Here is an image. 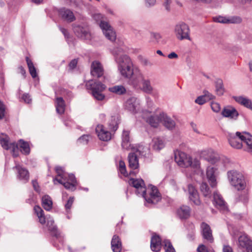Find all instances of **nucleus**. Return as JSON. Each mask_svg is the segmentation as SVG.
Returning <instances> with one entry per match:
<instances>
[{
	"label": "nucleus",
	"mask_w": 252,
	"mask_h": 252,
	"mask_svg": "<svg viewBox=\"0 0 252 252\" xmlns=\"http://www.w3.org/2000/svg\"><path fill=\"white\" fill-rule=\"evenodd\" d=\"M56 172L57 174V176L56 178L61 179L63 181L66 180L65 175L66 174L64 173L63 169L62 167L57 166L55 168Z\"/></svg>",
	"instance_id": "nucleus-45"
},
{
	"label": "nucleus",
	"mask_w": 252,
	"mask_h": 252,
	"mask_svg": "<svg viewBox=\"0 0 252 252\" xmlns=\"http://www.w3.org/2000/svg\"><path fill=\"white\" fill-rule=\"evenodd\" d=\"M118 117L117 116H113L111 117V122L109 123L110 129L115 131L118 128Z\"/></svg>",
	"instance_id": "nucleus-44"
},
{
	"label": "nucleus",
	"mask_w": 252,
	"mask_h": 252,
	"mask_svg": "<svg viewBox=\"0 0 252 252\" xmlns=\"http://www.w3.org/2000/svg\"><path fill=\"white\" fill-rule=\"evenodd\" d=\"M206 160L212 164L216 163L219 161V158L216 155H211L208 157L205 158Z\"/></svg>",
	"instance_id": "nucleus-48"
},
{
	"label": "nucleus",
	"mask_w": 252,
	"mask_h": 252,
	"mask_svg": "<svg viewBox=\"0 0 252 252\" xmlns=\"http://www.w3.org/2000/svg\"><path fill=\"white\" fill-rule=\"evenodd\" d=\"M151 37L152 40L156 43L158 42L161 38L160 34L155 32H152L151 33Z\"/></svg>",
	"instance_id": "nucleus-50"
},
{
	"label": "nucleus",
	"mask_w": 252,
	"mask_h": 252,
	"mask_svg": "<svg viewBox=\"0 0 252 252\" xmlns=\"http://www.w3.org/2000/svg\"><path fill=\"white\" fill-rule=\"evenodd\" d=\"M188 191L189 200L195 205H199L201 204V201L198 193L194 187L191 184L189 185Z\"/></svg>",
	"instance_id": "nucleus-22"
},
{
	"label": "nucleus",
	"mask_w": 252,
	"mask_h": 252,
	"mask_svg": "<svg viewBox=\"0 0 252 252\" xmlns=\"http://www.w3.org/2000/svg\"><path fill=\"white\" fill-rule=\"evenodd\" d=\"M243 136H244V132H237L235 134H229L228 140L231 146L236 149L241 148L243 143Z\"/></svg>",
	"instance_id": "nucleus-11"
},
{
	"label": "nucleus",
	"mask_w": 252,
	"mask_h": 252,
	"mask_svg": "<svg viewBox=\"0 0 252 252\" xmlns=\"http://www.w3.org/2000/svg\"><path fill=\"white\" fill-rule=\"evenodd\" d=\"M42 205L45 210L50 211L53 205L51 198L48 195H45L42 198Z\"/></svg>",
	"instance_id": "nucleus-37"
},
{
	"label": "nucleus",
	"mask_w": 252,
	"mask_h": 252,
	"mask_svg": "<svg viewBox=\"0 0 252 252\" xmlns=\"http://www.w3.org/2000/svg\"><path fill=\"white\" fill-rule=\"evenodd\" d=\"M91 75L97 78L102 77L104 74V69L102 64L98 61H93L91 66Z\"/></svg>",
	"instance_id": "nucleus-14"
},
{
	"label": "nucleus",
	"mask_w": 252,
	"mask_h": 252,
	"mask_svg": "<svg viewBox=\"0 0 252 252\" xmlns=\"http://www.w3.org/2000/svg\"><path fill=\"white\" fill-rule=\"evenodd\" d=\"M211 107L213 112L215 113H219L221 110L220 105L216 102H212L211 103Z\"/></svg>",
	"instance_id": "nucleus-47"
},
{
	"label": "nucleus",
	"mask_w": 252,
	"mask_h": 252,
	"mask_svg": "<svg viewBox=\"0 0 252 252\" xmlns=\"http://www.w3.org/2000/svg\"><path fill=\"white\" fill-rule=\"evenodd\" d=\"M200 190L205 197H210L211 191L206 183H202L201 184Z\"/></svg>",
	"instance_id": "nucleus-43"
},
{
	"label": "nucleus",
	"mask_w": 252,
	"mask_h": 252,
	"mask_svg": "<svg viewBox=\"0 0 252 252\" xmlns=\"http://www.w3.org/2000/svg\"><path fill=\"white\" fill-rule=\"evenodd\" d=\"M112 53L121 75L124 78L131 80L134 73L133 63L131 59L124 53V49L122 48H114Z\"/></svg>",
	"instance_id": "nucleus-1"
},
{
	"label": "nucleus",
	"mask_w": 252,
	"mask_h": 252,
	"mask_svg": "<svg viewBox=\"0 0 252 252\" xmlns=\"http://www.w3.org/2000/svg\"><path fill=\"white\" fill-rule=\"evenodd\" d=\"M5 107L2 102L0 101V119H2L4 115Z\"/></svg>",
	"instance_id": "nucleus-56"
},
{
	"label": "nucleus",
	"mask_w": 252,
	"mask_h": 252,
	"mask_svg": "<svg viewBox=\"0 0 252 252\" xmlns=\"http://www.w3.org/2000/svg\"><path fill=\"white\" fill-rule=\"evenodd\" d=\"M65 178L66 180L63 181L61 179L55 178L53 180L54 183L56 184V182H57L59 184L63 185L65 189L71 190H74L76 183L74 175L73 174H68L67 176L66 175Z\"/></svg>",
	"instance_id": "nucleus-10"
},
{
	"label": "nucleus",
	"mask_w": 252,
	"mask_h": 252,
	"mask_svg": "<svg viewBox=\"0 0 252 252\" xmlns=\"http://www.w3.org/2000/svg\"><path fill=\"white\" fill-rule=\"evenodd\" d=\"M238 247L246 252H252V241L247 234H242L238 238Z\"/></svg>",
	"instance_id": "nucleus-12"
},
{
	"label": "nucleus",
	"mask_w": 252,
	"mask_h": 252,
	"mask_svg": "<svg viewBox=\"0 0 252 252\" xmlns=\"http://www.w3.org/2000/svg\"><path fill=\"white\" fill-rule=\"evenodd\" d=\"M165 145L163 140L160 137L154 138L152 142V146L154 150L159 151L162 149Z\"/></svg>",
	"instance_id": "nucleus-35"
},
{
	"label": "nucleus",
	"mask_w": 252,
	"mask_h": 252,
	"mask_svg": "<svg viewBox=\"0 0 252 252\" xmlns=\"http://www.w3.org/2000/svg\"><path fill=\"white\" fill-rule=\"evenodd\" d=\"M214 204L217 208L221 211H226L227 210V206L226 202L224 201L222 196L218 192H214Z\"/></svg>",
	"instance_id": "nucleus-18"
},
{
	"label": "nucleus",
	"mask_w": 252,
	"mask_h": 252,
	"mask_svg": "<svg viewBox=\"0 0 252 252\" xmlns=\"http://www.w3.org/2000/svg\"><path fill=\"white\" fill-rule=\"evenodd\" d=\"M122 147L123 149L129 150L133 149V146L130 142L129 131L124 130L122 134Z\"/></svg>",
	"instance_id": "nucleus-25"
},
{
	"label": "nucleus",
	"mask_w": 252,
	"mask_h": 252,
	"mask_svg": "<svg viewBox=\"0 0 252 252\" xmlns=\"http://www.w3.org/2000/svg\"><path fill=\"white\" fill-rule=\"evenodd\" d=\"M221 114L223 117L234 120H236L239 115L235 108L230 105L224 107L222 110Z\"/></svg>",
	"instance_id": "nucleus-16"
},
{
	"label": "nucleus",
	"mask_w": 252,
	"mask_h": 252,
	"mask_svg": "<svg viewBox=\"0 0 252 252\" xmlns=\"http://www.w3.org/2000/svg\"><path fill=\"white\" fill-rule=\"evenodd\" d=\"M215 88L216 94L219 95H222L224 93L223 82L221 79H218L215 82Z\"/></svg>",
	"instance_id": "nucleus-41"
},
{
	"label": "nucleus",
	"mask_w": 252,
	"mask_h": 252,
	"mask_svg": "<svg viewBox=\"0 0 252 252\" xmlns=\"http://www.w3.org/2000/svg\"><path fill=\"white\" fill-rule=\"evenodd\" d=\"M139 104L134 97L128 99L125 103L126 108L133 113H136L139 110Z\"/></svg>",
	"instance_id": "nucleus-24"
},
{
	"label": "nucleus",
	"mask_w": 252,
	"mask_h": 252,
	"mask_svg": "<svg viewBox=\"0 0 252 252\" xmlns=\"http://www.w3.org/2000/svg\"><path fill=\"white\" fill-rule=\"evenodd\" d=\"M78 63V60L77 59H73L70 61L68 66L70 70H72L75 68Z\"/></svg>",
	"instance_id": "nucleus-54"
},
{
	"label": "nucleus",
	"mask_w": 252,
	"mask_h": 252,
	"mask_svg": "<svg viewBox=\"0 0 252 252\" xmlns=\"http://www.w3.org/2000/svg\"><path fill=\"white\" fill-rule=\"evenodd\" d=\"M89 135H84L78 139V142L82 144H87L90 139Z\"/></svg>",
	"instance_id": "nucleus-49"
},
{
	"label": "nucleus",
	"mask_w": 252,
	"mask_h": 252,
	"mask_svg": "<svg viewBox=\"0 0 252 252\" xmlns=\"http://www.w3.org/2000/svg\"><path fill=\"white\" fill-rule=\"evenodd\" d=\"M54 221L53 219L48 220H47V226L48 227L49 230L52 233V234L58 237L60 235V233L57 229L56 226L54 225Z\"/></svg>",
	"instance_id": "nucleus-39"
},
{
	"label": "nucleus",
	"mask_w": 252,
	"mask_h": 252,
	"mask_svg": "<svg viewBox=\"0 0 252 252\" xmlns=\"http://www.w3.org/2000/svg\"><path fill=\"white\" fill-rule=\"evenodd\" d=\"M129 184L137 189L138 194H141L147 203L156 204L161 199V196L158 189L152 186L150 189L149 196L146 195V189L144 181L142 179L131 178Z\"/></svg>",
	"instance_id": "nucleus-2"
},
{
	"label": "nucleus",
	"mask_w": 252,
	"mask_h": 252,
	"mask_svg": "<svg viewBox=\"0 0 252 252\" xmlns=\"http://www.w3.org/2000/svg\"><path fill=\"white\" fill-rule=\"evenodd\" d=\"M22 99L24 101V102L27 103H30L32 101V99L31 98L30 96L27 94L23 95Z\"/></svg>",
	"instance_id": "nucleus-55"
},
{
	"label": "nucleus",
	"mask_w": 252,
	"mask_h": 252,
	"mask_svg": "<svg viewBox=\"0 0 252 252\" xmlns=\"http://www.w3.org/2000/svg\"><path fill=\"white\" fill-rule=\"evenodd\" d=\"M18 171V178L19 180L26 183L29 179V172L27 170L23 168L20 165L17 164L14 167Z\"/></svg>",
	"instance_id": "nucleus-26"
},
{
	"label": "nucleus",
	"mask_w": 252,
	"mask_h": 252,
	"mask_svg": "<svg viewBox=\"0 0 252 252\" xmlns=\"http://www.w3.org/2000/svg\"><path fill=\"white\" fill-rule=\"evenodd\" d=\"M26 62L29 68V72L32 78H35L37 76L36 69L32 61L28 58L26 57Z\"/></svg>",
	"instance_id": "nucleus-42"
},
{
	"label": "nucleus",
	"mask_w": 252,
	"mask_h": 252,
	"mask_svg": "<svg viewBox=\"0 0 252 252\" xmlns=\"http://www.w3.org/2000/svg\"><path fill=\"white\" fill-rule=\"evenodd\" d=\"M142 63L145 66H152L151 62L147 59H144L142 61Z\"/></svg>",
	"instance_id": "nucleus-63"
},
{
	"label": "nucleus",
	"mask_w": 252,
	"mask_h": 252,
	"mask_svg": "<svg viewBox=\"0 0 252 252\" xmlns=\"http://www.w3.org/2000/svg\"><path fill=\"white\" fill-rule=\"evenodd\" d=\"M192 1H194L198 3H202L204 4H210L212 3L214 0H190Z\"/></svg>",
	"instance_id": "nucleus-57"
},
{
	"label": "nucleus",
	"mask_w": 252,
	"mask_h": 252,
	"mask_svg": "<svg viewBox=\"0 0 252 252\" xmlns=\"http://www.w3.org/2000/svg\"><path fill=\"white\" fill-rule=\"evenodd\" d=\"M233 98L238 103L252 110V102L250 99L243 96H234Z\"/></svg>",
	"instance_id": "nucleus-30"
},
{
	"label": "nucleus",
	"mask_w": 252,
	"mask_h": 252,
	"mask_svg": "<svg viewBox=\"0 0 252 252\" xmlns=\"http://www.w3.org/2000/svg\"><path fill=\"white\" fill-rule=\"evenodd\" d=\"M86 86L88 90L91 91L92 94L95 99L102 101L105 98V96L102 94L106 88L105 84L100 81L91 80L87 82Z\"/></svg>",
	"instance_id": "nucleus-5"
},
{
	"label": "nucleus",
	"mask_w": 252,
	"mask_h": 252,
	"mask_svg": "<svg viewBox=\"0 0 252 252\" xmlns=\"http://www.w3.org/2000/svg\"><path fill=\"white\" fill-rule=\"evenodd\" d=\"M108 91L117 95H123L126 94V90L125 87L122 85H115L108 88Z\"/></svg>",
	"instance_id": "nucleus-32"
},
{
	"label": "nucleus",
	"mask_w": 252,
	"mask_h": 252,
	"mask_svg": "<svg viewBox=\"0 0 252 252\" xmlns=\"http://www.w3.org/2000/svg\"><path fill=\"white\" fill-rule=\"evenodd\" d=\"M130 82L135 89H140L147 94L156 96V94L154 93V89L152 86L150 80L145 78L141 72L139 71L136 76L130 80Z\"/></svg>",
	"instance_id": "nucleus-4"
},
{
	"label": "nucleus",
	"mask_w": 252,
	"mask_h": 252,
	"mask_svg": "<svg viewBox=\"0 0 252 252\" xmlns=\"http://www.w3.org/2000/svg\"><path fill=\"white\" fill-rule=\"evenodd\" d=\"M214 21L220 23L227 24H238L242 22V19L240 17L233 16L230 18H226L223 16H218L214 18Z\"/></svg>",
	"instance_id": "nucleus-23"
},
{
	"label": "nucleus",
	"mask_w": 252,
	"mask_h": 252,
	"mask_svg": "<svg viewBox=\"0 0 252 252\" xmlns=\"http://www.w3.org/2000/svg\"><path fill=\"white\" fill-rule=\"evenodd\" d=\"M175 160L176 163L181 167L187 168L190 167L197 173L203 175L204 171L201 169L200 161L197 158H192L186 153L177 151L175 153Z\"/></svg>",
	"instance_id": "nucleus-3"
},
{
	"label": "nucleus",
	"mask_w": 252,
	"mask_h": 252,
	"mask_svg": "<svg viewBox=\"0 0 252 252\" xmlns=\"http://www.w3.org/2000/svg\"><path fill=\"white\" fill-rule=\"evenodd\" d=\"M174 32L177 38L180 40L184 39L190 40L189 28L184 23H180L176 25L175 27Z\"/></svg>",
	"instance_id": "nucleus-8"
},
{
	"label": "nucleus",
	"mask_w": 252,
	"mask_h": 252,
	"mask_svg": "<svg viewBox=\"0 0 252 252\" xmlns=\"http://www.w3.org/2000/svg\"><path fill=\"white\" fill-rule=\"evenodd\" d=\"M203 93L205 98H207L208 100H212L215 98V96L207 90H204Z\"/></svg>",
	"instance_id": "nucleus-52"
},
{
	"label": "nucleus",
	"mask_w": 252,
	"mask_h": 252,
	"mask_svg": "<svg viewBox=\"0 0 252 252\" xmlns=\"http://www.w3.org/2000/svg\"><path fill=\"white\" fill-rule=\"evenodd\" d=\"M0 143L3 149L7 150L11 149L14 157L18 156V144L15 142L10 143L7 135L3 133L0 134Z\"/></svg>",
	"instance_id": "nucleus-9"
},
{
	"label": "nucleus",
	"mask_w": 252,
	"mask_h": 252,
	"mask_svg": "<svg viewBox=\"0 0 252 252\" xmlns=\"http://www.w3.org/2000/svg\"><path fill=\"white\" fill-rule=\"evenodd\" d=\"M216 169L212 166H208L206 170L207 177L208 181L212 188L215 187L217 185V181L215 172Z\"/></svg>",
	"instance_id": "nucleus-28"
},
{
	"label": "nucleus",
	"mask_w": 252,
	"mask_h": 252,
	"mask_svg": "<svg viewBox=\"0 0 252 252\" xmlns=\"http://www.w3.org/2000/svg\"><path fill=\"white\" fill-rule=\"evenodd\" d=\"M74 201V198L72 197H70L67 202V203L65 205V207L66 210H69Z\"/></svg>",
	"instance_id": "nucleus-53"
},
{
	"label": "nucleus",
	"mask_w": 252,
	"mask_h": 252,
	"mask_svg": "<svg viewBox=\"0 0 252 252\" xmlns=\"http://www.w3.org/2000/svg\"><path fill=\"white\" fill-rule=\"evenodd\" d=\"M206 101L207 100L206 98H205L204 96H203V95L199 96L195 100V102L199 105H203Z\"/></svg>",
	"instance_id": "nucleus-51"
},
{
	"label": "nucleus",
	"mask_w": 252,
	"mask_h": 252,
	"mask_svg": "<svg viewBox=\"0 0 252 252\" xmlns=\"http://www.w3.org/2000/svg\"><path fill=\"white\" fill-rule=\"evenodd\" d=\"M223 252H233L231 247L228 245L224 246L223 248Z\"/></svg>",
	"instance_id": "nucleus-62"
},
{
	"label": "nucleus",
	"mask_w": 252,
	"mask_h": 252,
	"mask_svg": "<svg viewBox=\"0 0 252 252\" xmlns=\"http://www.w3.org/2000/svg\"><path fill=\"white\" fill-rule=\"evenodd\" d=\"M243 142L247 146V151L252 154V136L248 132H244Z\"/></svg>",
	"instance_id": "nucleus-33"
},
{
	"label": "nucleus",
	"mask_w": 252,
	"mask_h": 252,
	"mask_svg": "<svg viewBox=\"0 0 252 252\" xmlns=\"http://www.w3.org/2000/svg\"><path fill=\"white\" fill-rule=\"evenodd\" d=\"M197 251L198 252H209L207 248L203 245H200L197 248Z\"/></svg>",
	"instance_id": "nucleus-59"
},
{
	"label": "nucleus",
	"mask_w": 252,
	"mask_h": 252,
	"mask_svg": "<svg viewBox=\"0 0 252 252\" xmlns=\"http://www.w3.org/2000/svg\"><path fill=\"white\" fill-rule=\"evenodd\" d=\"M95 131L99 139L102 141H107L111 138V133L105 129L102 125H97L95 128Z\"/></svg>",
	"instance_id": "nucleus-21"
},
{
	"label": "nucleus",
	"mask_w": 252,
	"mask_h": 252,
	"mask_svg": "<svg viewBox=\"0 0 252 252\" xmlns=\"http://www.w3.org/2000/svg\"><path fill=\"white\" fill-rule=\"evenodd\" d=\"M200 227L203 238L210 243H212L214 238L212 235V231L210 226L206 222H203L201 223Z\"/></svg>",
	"instance_id": "nucleus-19"
},
{
	"label": "nucleus",
	"mask_w": 252,
	"mask_h": 252,
	"mask_svg": "<svg viewBox=\"0 0 252 252\" xmlns=\"http://www.w3.org/2000/svg\"><path fill=\"white\" fill-rule=\"evenodd\" d=\"M162 117H163V113L151 114V112H148L147 117L144 116V118L151 126L157 127L159 123L162 121Z\"/></svg>",
	"instance_id": "nucleus-13"
},
{
	"label": "nucleus",
	"mask_w": 252,
	"mask_h": 252,
	"mask_svg": "<svg viewBox=\"0 0 252 252\" xmlns=\"http://www.w3.org/2000/svg\"><path fill=\"white\" fill-rule=\"evenodd\" d=\"M61 32L63 33L65 38H68L69 33L67 30L61 26L59 27Z\"/></svg>",
	"instance_id": "nucleus-58"
},
{
	"label": "nucleus",
	"mask_w": 252,
	"mask_h": 252,
	"mask_svg": "<svg viewBox=\"0 0 252 252\" xmlns=\"http://www.w3.org/2000/svg\"><path fill=\"white\" fill-rule=\"evenodd\" d=\"M161 248V240L158 235H153L151 240V249L153 252H158Z\"/></svg>",
	"instance_id": "nucleus-27"
},
{
	"label": "nucleus",
	"mask_w": 252,
	"mask_h": 252,
	"mask_svg": "<svg viewBox=\"0 0 252 252\" xmlns=\"http://www.w3.org/2000/svg\"><path fill=\"white\" fill-rule=\"evenodd\" d=\"M111 244L113 252H121L122 249V242L117 235H114L113 236Z\"/></svg>",
	"instance_id": "nucleus-31"
},
{
	"label": "nucleus",
	"mask_w": 252,
	"mask_h": 252,
	"mask_svg": "<svg viewBox=\"0 0 252 252\" xmlns=\"http://www.w3.org/2000/svg\"><path fill=\"white\" fill-rule=\"evenodd\" d=\"M177 214L181 220L187 219L190 216V209L188 206L183 205L177 210Z\"/></svg>",
	"instance_id": "nucleus-29"
},
{
	"label": "nucleus",
	"mask_w": 252,
	"mask_h": 252,
	"mask_svg": "<svg viewBox=\"0 0 252 252\" xmlns=\"http://www.w3.org/2000/svg\"><path fill=\"white\" fill-rule=\"evenodd\" d=\"M93 18L97 22L100 21L99 26L105 37L111 41H115L116 38V33L107 22L101 21L102 15L96 13L94 15Z\"/></svg>",
	"instance_id": "nucleus-7"
},
{
	"label": "nucleus",
	"mask_w": 252,
	"mask_h": 252,
	"mask_svg": "<svg viewBox=\"0 0 252 252\" xmlns=\"http://www.w3.org/2000/svg\"><path fill=\"white\" fill-rule=\"evenodd\" d=\"M228 180L230 184L237 190H243L246 186L244 175L236 170H231L227 172Z\"/></svg>",
	"instance_id": "nucleus-6"
},
{
	"label": "nucleus",
	"mask_w": 252,
	"mask_h": 252,
	"mask_svg": "<svg viewBox=\"0 0 252 252\" xmlns=\"http://www.w3.org/2000/svg\"><path fill=\"white\" fill-rule=\"evenodd\" d=\"M34 210L39 219L40 223L42 224H44L46 222V218L43 210L38 206H35Z\"/></svg>",
	"instance_id": "nucleus-40"
},
{
	"label": "nucleus",
	"mask_w": 252,
	"mask_h": 252,
	"mask_svg": "<svg viewBox=\"0 0 252 252\" xmlns=\"http://www.w3.org/2000/svg\"><path fill=\"white\" fill-rule=\"evenodd\" d=\"M178 57V55L175 52H172L168 55V58L169 59H177Z\"/></svg>",
	"instance_id": "nucleus-64"
},
{
	"label": "nucleus",
	"mask_w": 252,
	"mask_h": 252,
	"mask_svg": "<svg viewBox=\"0 0 252 252\" xmlns=\"http://www.w3.org/2000/svg\"><path fill=\"white\" fill-rule=\"evenodd\" d=\"M140 154L139 150H136L135 152L130 153L128 156V166L131 169H137L139 167V161L138 155Z\"/></svg>",
	"instance_id": "nucleus-20"
},
{
	"label": "nucleus",
	"mask_w": 252,
	"mask_h": 252,
	"mask_svg": "<svg viewBox=\"0 0 252 252\" xmlns=\"http://www.w3.org/2000/svg\"><path fill=\"white\" fill-rule=\"evenodd\" d=\"M161 122H163L164 126L169 129H172L175 126V122L174 121L163 113Z\"/></svg>",
	"instance_id": "nucleus-36"
},
{
	"label": "nucleus",
	"mask_w": 252,
	"mask_h": 252,
	"mask_svg": "<svg viewBox=\"0 0 252 252\" xmlns=\"http://www.w3.org/2000/svg\"><path fill=\"white\" fill-rule=\"evenodd\" d=\"M190 126H191L192 129H193V130L195 132H196L198 134L200 133V131L198 130V129L197 128V126L196 124H195L193 122H191V123H190Z\"/></svg>",
	"instance_id": "nucleus-60"
},
{
	"label": "nucleus",
	"mask_w": 252,
	"mask_h": 252,
	"mask_svg": "<svg viewBox=\"0 0 252 252\" xmlns=\"http://www.w3.org/2000/svg\"><path fill=\"white\" fill-rule=\"evenodd\" d=\"M164 245L165 252H175V249L173 248L171 242L168 240H165L163 241Z\"/></svg>",
	"instance_id": "nucleus-46"
},
{
	"label": "nucleus",
	"mask_w": 252,
	"mask_h": 252,
	"mask_svg": "<svg viewBox=\"0 0 252 252\" xmlns=\"http://www.w3.org/2000/svg\"><path fill=\"white\" fill-rule=\"evenodd\" d=\"M20 147L21 152L24 155H29L30 153V148L28 142L22 139L19 141L18 147ZM18 154V152H17Z\"/></svg>",
	"instance_id": "nucleus-38"
},
{
	"label": "nucleus",
	"mask_w": 252,
	"mask_h": 252,
	"mask_svg": "<svg viewBox=\"0 0 252 252\" xmlns=\"http://www.w3.org/2000/svg\"><path fill=\"white\" fill-rule=\"evenodd\" d=\"M73 31L76 36L82 39H90L91 38V34L86 28L79 25H74Z\"/></svg>",
	"instance_id": "nucleus-17"
},
{
	"label": "nucleus",
	"mask_w": 252,
	"mask_h": 252,
	"mask_svg": "<svg viewBox=\"0 0 252 252\" xmlns=\"http://www.w3.org/2000/svg\"><path fill=\"white\" fill-rule=\"evenodd\" d=\"M60 17L68 23H71L75 20L76 18L73 12L67 8L63 7L58 10Z\"/></svg>",
	"instance_id": "nucleus-15"
},
{
	"label": "nucleus",
	"mask_w": 252,
	"mask_h": 252,
	"mask_svg": "<svg viewBox=\"0 0 252 252\" xmlns=\"http://www.w3.org/2000/svg\"><path fill=\"white\" fill-rule=\"evenodd\" d=\"M32 186H33V187L34 190L37 192H39V187L38 186V184L37 182V181H32Z\"/></svg>",
	"instance_id": "nucleus-61"
},
{
	"label": "nucleus",
	"mask_w": 252,
	"mask_h": 252,
	"mask_svg": "<svg viewBox=\"0 0 252 252\" xmlns=\"http://www.w3.org/2000/svg\"><path fill=\"white\" fill-rule=\"evenodd\" d=\"M56 111L58 114H63L64 112L65 104L64 100L61 97H58L55 100Z\"/></svg>",
	"instance_id": "nucleus-34"
}]
</instances>
